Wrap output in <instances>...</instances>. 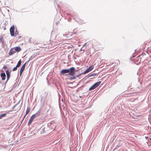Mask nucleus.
<instances>
[{
    "mask_svg": "<svg viewBox=\"0 0 151 151\" xmlns=\"http://www.w3.org/2000/svg\"><path fill=\"white\" fill-rule=\"evenodd\" d=\"M140 61H141V60H139V62H140Z\"/></svg>",
    "mask_w": 151,
    "mask_h": 151,
    "instance_id": "nucleus-41",
    "label": "nucleus"
},
{
    "mask_svg": "<svg viewBox=\"0 0 151 151\" xmlns=\"http://www.w3.org/2000/svg\"><path fill=\"white\" fill-rule=\"evenodd\" d=\"M7 67L6 66H4L3 67V68H7Z\"/></svg>",
    "mask_w": 151,
    "mask_h": 151,
    "instance_id": "nucleus-27",
    "label": "nucleus"
},
{
    "mask_svg": "<svg viewBox=\"0 0 151 151\" xmlns=\"http://www.w3.org/2000/svg\"><path fill=\"white\" fill-rule=\"evenodd\" d=\"M26 116V114L25 115V116H24V117H23V119H24L25 118V117Z\"/></svg>",
    "mask_w": 151,
    "mask_h": 151,
    "instance_id": "nucleus-31",
    "label": "nucleus"
},
{
    "mask_svg": "<svg viewBox=\"0 0 151 151\" xmlns=\"http://www.w3.org/2000/svg\"><path fill=\"white\" fill-rule=\"evenodd\" d=\"M18 68V67H17V66H16L15 67H14L13 70H12V71H15L16 70H17V68Z\"/></svg>",
    "mask_w": 151,
    "mask_h": 151,
    "instance_id": "nucleus-23",
    "label": "nucleus"
},
{
    "mask_svg": "<svg viewBox=\"0 0 151 151\" xmlns=\"http://www.w3.org/2000/svg\"><path fill=\"white\" fill-rule=\"evenodd\" d=\"M87 44V43H85L83 45V47H84V46L85 45H86V44Z\"/></svg>",
    "mask_w": 151,
    "mask_h": 151,
    "instance_id": "nucleus-28",
    "label": "nucleus"
},
{
    "mask_svg": "<svg viewBox=\"0 0 151 151\" xmlns=\"http://www.w3.org/2000/svg\"><path fill=\"white\" fill-rule=\"evenodd\" d=\"M7 81H7V79L5 83V84L6 83H7Z\"/></svg>",
    "mask_w": 151,
    "mask_h": 151,
    "instance_id": "nucleus-32",
    "label": "nucleus"
},
{
    "mask_svg": "<svg viewBox=\"0 0 151 151\" xmlns=\"http://www.w3.org/2000/svg\"><path fill=\"white\" fill-rule=\"evenodd\" d=\"M26 63L27 62H25L24 64H23L20 68V70L19 71L20 76H21L25 68Z\"/></svg>",
    "mask_w": 151,
    "mask_h": 151,
    "instance_id": "nucleus-7",
    "label": "nucleus"
},
{
    "mask_svg": "<svg viewBox=\"0 0 151 151\" xmlns=\"http://www.w3.org/2000/svg\"><path fill=\"white\" fill-rule=\"evenodd\" d=\"M41 111V109H39L36 114H33L30 118L29 121L28 123V125H29L31 124L34 119L37 116H39L40 115Z\"/></svg>",
    "mask_w": 151,
    "mask_h": 151,
    "instance_id": "nucleus-2",
    "label": "nucleus"
},
{
    "mask_svg": "<svg viewBox=\"0 0 151 151\" xmlns=\"http://www.w3.org/2000/svg\"><path fill=\"white\" fill-rule=\"evenodd\" d=\"M10 35L12 36H14V25L11 27L10 29Z\"/></svg>",
    "mask_w": 151,
    "mask_h": 151,
    "instance_id": "nucleus-5",
    "label": "nucleus"
},
{
    "mask_svg": "<svg viewBox=\"0 0 151 151\" xmlns=\"http://www.w3.org/2000/svg\"><path fill=\"white\" fill-rule=\"evenodd\" d=\"M19 37V38L21 37L20 36V37Z\"/></svg>",
    "mask_w": 151,
    "mask_h": 151,
    "instance_id": "nucleus-39",
    "label": "nucleus"
},
{
    "mask_svg": "<svg viewBox=\"0 0 151 151\" xmlns=\"http://www.w3.org/2000/svg\"><path fill=\"white\" fill-rule=\"evenodd\" d=\"M6 113H4L3 114H2L0 115V119L2 118L3 117H4L6 115Z\"/></svg>",
    "mask_w": 151,
    "mask_h": 151,
    "instance_id": "nucleus-19",
    "label": "nucleus"
},
{
    "mask_svg": "<svg viewBox=\"0 0 151 151\" xmlns=\"http://www.w3.org/2000/svg\"><path fill=\"white\" fill-rule=\"evenodd\" d=\"M3 39V37L2 36H0V42H1L2 44L3 43V41H2V40Z\"/></svg>",
    "mask_w": 151,
    "mask_h": 151,
    "instance_id": "nucleus-21",
    "label": "nucleus"
},
{
    "mask_svg": "<svg viewBox=\"0 0 151 151\" xmlns=\"http://www.w3.org/2000/svg\"><path fill=\"white\" fill-rule=\"evenodd\" d=\"M119 147V146L118 145H117L116 146V147H115V149L116 148L118 147Z\"/></svg>",
    "mask_w": 151,
    "mask_h": 151,
    "instance_id": "nucleus-30",
    "label": "nucleus"
},
{
    "mask_svg": "<svg viewBox=\"0 0 151 151\" xmlns=\"http://www.w3.org/2000/svg\"><path fill=\"white\" fill-rule=\"evenodd\" d=\"M58 23V22H56V24H57Z\"/></svg>",
    "mask_w": 151,
    "mask_h": 151,
    "instance_id": "nucleus-36",
    "label": "nucleus"
},
{
    "mask_svg": "<svg viewBox=\"0 0 151 151\" xmlns=\"http://www.w3.org/2000/svg\"><path fill=\"white\" fill-rule=\"evenodd\" d=\"M6 29V28L5 27H4V30H5Z\"/></svg>",
    "mask_w": 151,
    "mask_h": 151,
    "instance_id": "nucleus-34",
    "label": "nucleus"
},
{
    "mask_svg": "<svg viewBox=\"0 0 151 151\" xmlns=\"http://www.w3.org/2000/svg\"><path fill=\"white\" fill-rule=\"evenodd\" d=\"M35 57V56H34V55H33L32 56H31L29 58V60L28 61H29L30 60H32Z\"/></svg>",
    "mask_w": 151,
    "mask_h": 151,
    "instance_id": "nucleus-20",
    "label": "nucleus"
},
{
    "mask_svg": "<svg viewBox=\"0 0 151 151\" xmlns=\"http://www.w3.org/2000/svg\"><path fill=\"white\" fill-rule=\"evenodd\" d=\"M44 129H43L42 130V132H44Z\"/></svg>",
    "mask_w": 151,
    "mask_h": 151,
    "instance_id": "nucleus-33",
    "label": "nucleus"
},
{
    "mask_svg": "<svg viewBox=\"0 0 151 151\" xmlns=\"http://www.w3.org/2000/svg\"><path fill=\"white\" fill-rule=\"evenodd\" d=\"M7 11H8V12H9V10H7Z\"/></svg>",
    "mask_w": 151,
    "mask_h": 151,
    "instance_id": "nucleus-38",
    "label": "nucleus"
},
{
    "mask_svg": "<svg viewBox=\"0 0 151 151\" xmlns=\"http://www.w3.org/2000/svg\"><path fill=\"white\" fill-rule=\"evenodd\" d=\"M1 83V82L0 81V83Z\"/></svg>",
    "mask_w": 151,
    "mask_h": 151,
    "instance_id": "nucleus-35",
    "label": "nucleus"
},
{
    "mask_svg": "<svg viewBox=\"0 0 151 151\" xmlns=\"http://www.w3.org/2000/svg\"><path fill=\"white\" fill-rule=\"evenodd\" d=\"M15 51L14 48H12L10 49L9 51V55H12L15 53Z\"/></svg>",
    "mask_w": 151,
    "mask_h": 151,
    "instance_id": "nucleus-10",
    "label": "nucleus"
},
{
    "mask_svg": "<svg viewBox=\"0 0 151 151\" xmlns=\"http://www.w3.org/2000/svg\"><path fill=\"white\" fill-rule=\"evenodd\" d=\"M30 107H28L27 108V110L26 111V115L27 114H28L29 113V112L30 111Z\"/></svg>",
    "mask_w": 151,
    "mask_h": 151,
    "instance_id": "nucleus-17",
    "label": "nucleus"
},
{
    "mask_svg": "<svg viewBox=\"0 0 151 151\" xmlns=\"http://www.w3.org/2000/svg\"><path fill=\"white\" fill-rule=\"evenodd\" d=\"M22 63V61L21 60H19V61L18 62L17 65L16 66L17 67H19L21 65Z\"/></svg>",
    "mask_w": 151,
    "mask_h": 151,
    "instance_id": "nucleus-16",
    "label": "nucleus"
},
{
    "mask_svg": "<svg viewBox=\"0 0 151 151\" xmlns=\"http://www.w3.org/2000/svg\"><path fill=\"white\" fill-rule=\"evenodd\" d=\"M17 105V104H16V105H14L12 108V110H13L14 108Z\"/></svg>",
    "mask_w": 151,
    "mask_h": 151,
    "instance_id": "nucleus-26",
    "label": "nucleus"
},
{
    "mask_svg": "<svg viewBox=\"0 0 151 151\" xmlns=\"http://www.w3.org/2000/svg\"><path fill=\"white\" fill-rule=\"evenodd\" d=\"M101 81H99L95 83L89 88V90L91 91L94 89L98 87L101 83Z\"/></svg>",
    "mask_w": 151,
    "mask_h": 151,
    "instance_id": "nucleus-4",
    "label": "nucleus"
},
{
    "mask_svg": "<svg viewBox=\"0 0 151 151\" xmlns=\"http://www.w3.org/2000/svg\"><path fill=\"white\" fill-rule=\"evenodd\" d=\"M74 68H70L68 69H63L60 71V73L63 75H64L66 73H68V75L71 76V75L73 74V72Z\"/></svg>",
    "mask_w": 151,
    "mask_h": 151,
    "instance_id": "nucleus-1",
    "label": "nucleus"
},
{
    "mask_svg": "<svg viewBox=\"0 0 151 151\" xmlns=\"http://www.w3.org/2000/svg\"><path fill=\"white\" fill-rule=\"evenodd\" d=\"M93 65H91V66H89L88 69H87L84 72H83V74H85L89 72L91 70L93 69Z\"/></svg>",
    "mask_w": 151,
    "mask_h": 151,
    "instance_id": "nucleus-6",
    "label": "nucleus"
},
{
    "mask_svg": "<svg viewBox=\"0 0 151 151\" xmlns=\"http://www.w3.org/2000/svg\"><path fill=\"white\" fill-rule=\"evenodd\" d=\"M55 122L54 121H52L50 123V125L51 124H53Z\"/></svg>",
    "mask_w": 151,
    "mask_h": 151,
    "instance_id": "nucleus-25",
    "label": "nucleus"
},
{
    "mask_svg": "<svg viewBox=\"0 0 151 151\" xmlns=\"http://www.w3.org/2000/svg\"><path fill=\"white\" fill-rule=\"evenodd\" d=\"M1 77L3 81H4L6 79V75L5 73H1Z\"/></svg>",
    "mask_w": 151,
    "mask_h": 151,
    "instance_id": "nucleus-12",
    "label": "nucleus"
},
{
    "mask_svg": "<svg viewBox=\"0 0 151 151\" xmlns=\"http://www.w3.org/2000/svg\"><path fill=\"white\" fill-rule=\"evenodd\" d=\"M15 51L17 52L20 51L21 50V48L19 46L16 47L14 48Z\"/></svg>",
    "mask_w": 151,
    "mask_h": 151,
    "instance_id": "nucleus-13",
    "label": "nucleus"
},
{
    "mask_svg": "<svg viewBox=\"0 0 151 151\" xmlns=\"http://www.w3.org/2000/svg\"><path fill=\"white\" fill-rule=\"evenodd\" d=\"M74 15L75 17H76V18L75 19V18L74 17V19L75 20V21L77 22L79 24H83L86 23L84 21L80 19L77 18L78 15L76 13H75Z\"/></svg>",
    "mask_w": 151,
    "mask_h": 151,
    "instance_id": "nucleus-3",
    "label": "nucleus"
},
{
    "mask_svg": "<svg viewBox=\"0 0 151 151\" xmlns=\"http://www.w3.org/2000/svg\"><path fill=\"white\" fill-rule=\"evenodd\" d=\"M15 36H16L17 35H19V32L17 31V30H16V31L15 33Z\"/></svg>",
    "mask_w": 151,
    "mask_h": 151,
    "instance_id": "nucleus-24",
    "label": "nucleus"
},
{
    "mask_svg": "<svg viewBox=\"0 0 151 151\" xmlns=\"http://www.w3.org/2000/svg\"><path fill=\"white\" fill-rule=\"evenodd\" d=\"M96 73H93L92 74L89 73L88 75H87L86 77V78H88L91 77V78H90V79H92L94 78V76H96Z\"/></svg>",
    "mask_w": 151,
    "mask_h": 151,
    "instance_id": "nucleus-8",
    "label": "nucleus"
},
{
    "mask_svg": "<svg viewBox=\"0 0 151 151\" xmlns=\"http://www.w3.org/2000/svg\"><path fill=\"white\" fill-rule=\"evenodd\" d=\"M145 55V53H142L141 54L139 55L138 56L136 57L135 59H134V60L137 61L138 62L139 61V59L142 58V57L144 56Z\"/></svg>",
    "mask_w": 151,
    "mask_h": 151,
    "instance_id": "nucleus-9",
    "label": "nucleus"
},
{
    "mask_svg": "<svg viewBox=\"0 0 151 151\" xmlns=\"http://www.w3.org/2000/svg\"><path fill=\"white\" fill-rule=\"evenodd\" d=\"M6 73L7 75V81H8L10 77V73L8 70L6 71Z\"/></svg>",
    "mask_w": 151,
    "mask_h": 151,
    "instance_id": "nucleus-14",
    "label": "nucleus"
},
{
    "mask_svg": "<svg viewBox=\"0 0 151 151\" xmlns=\"http://www.w3.org/2000/svg\"><path fill=\"white\" fill-rule=\"evenodd\" d=\"M49 106L50 107V105H49Z\"/></svg>",
    "mask_w": 151,
    "mask_h": 151,
    "instance_id": "nucleus-40",
    "label": "nucleus"
},
{
    "mask_svg": "<svg viewBox=\"0 0 151 151\" xmlns=\"http://www.w3.org/2000/svg\"><path fill=\"white\" fill-rule=\"evenodd\" d=\"M68 15H69L70 16H71V14H68Z\"/></svg>",
    "mask_w": 151,
    "mask_h": 151,
    "instance_id": "nucleus-37",
    "label": "nucleus"
},
{
    "mask_svg": "<svg viewBox=\"0 0 151 151\" xmlns=\"http://www.w3.org/2000/svg\"><path fill=\"white\" fill-rule=\"evenodd\" d=\"M82 74H83V73H79L78 75L75 76V77H76H76L78 78V77H79L80 76H81Z\"/></svg>",
    "mask_w": 151,
    "mask_h": 151,
    "instance_id": "nucleus-22",
    "label": "nucleus"
},
{
    "mask_svg": "<svg viewBox=\"0 0 151 151\" xmlns=\"http://www.w3.org/2000/svg\"><path fill=\"white\" fill-rule=\"evenodd\" d=\"M71 20V19L70 18H69V19H68V21L70 22V20Z\"/></svg>",
    "mask_w": 151,
    "mask_h": 151,
    "instance_id": "nucleus-29",
    "label": "nucleus"
},
{
    "mask_svg": "<svg viewBox=\"0 0 151 151\" xmlns=\"http://www.w3.org/2000/svg\"><path fill=\"white\" fill-rule=\"evenodd\" d=\"M46 99H47V103H51V96L50 95H47L46 96Z\"/></svg>",
    "mask_w": 151,
    "mask_h": 151,
    "instance_id": "nucleus-11",
    "label": "nucleus"
},
{
    "mask_svg": "<svg viewBox=\"0 0 151 151\" xmlns=\"http://www.w3.org/2000/svg\"><path fill=\"white\" fill-rule=\"evenodd\" d=\"M71 68H74V70H73V72H74V73H73V75H71V76H73L75 75L76 72L77 71H78V70H79L75 69V68L74 67H71Z\"/></svg>",
    "mask_w": 151,
    "mask_h": 151,
    "instance_id": "nucleus-15",
    "label": "nucleus"
},
{
    "mask_svg": "<svg viewBox=\"0 0 151 151\" xmlns=\"http://www.w3.org/2000/svg\"><path fill=\"white\" fill-rule=\"evenodd\" d=\"M76 79V77L75 76H73V77H70L69 78V80L72 81L73 80H74Z\"/></svg>",
    "mask_w": 151,
    "mask_h": 151,
    "instance_id": "nucleus-18",
    "label": "nucleus"
}]
</instances>
